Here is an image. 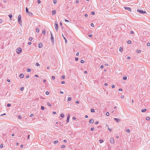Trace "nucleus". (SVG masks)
Masks as SVG:
<instances>
[{
  "label": "nucleus",
  "instance_id": "1",
  "mask_svg": "<svg viewBox=\"0 0 150 150\" xmlns=\"http://www.w3.org/2000/svg\"><path fill=\"white\" fill-rule=\"evenodd\" d=\"M22 51V49L21 48L18 47L16 49V52L18 54L20 53Z\"/></svg>",
  "mask_w": 150,
  "mask_h": 150
},
{
  "label": "nucleus",
  "instance_id": "2",
  "mask_svg": "<svg viewBox=\"0 0 150 150\" xmlns=\"http://www.w3.org/2000/svg\"><path fill=\"white\" fill-rule=\"evenodd\" d=\"M137 11L140 13L142 14H144L146 13V11H143V10H141L139 9H137Z\"/></svg>",
  "mask_w": 150,
  "mask_h": 150
},
{
  "label": "nucleus",
  "instance_id": "3",
  "mask_svg": "<svg viewBox=\"0 0 150 150\" xmlns=\"http://www.w3.org/2000/svg\"><path fill=\"white\" fill-rule=\"evenodd\" d=\"M51 33V40L52 42V44H53V43L54 42V39L53 37L52 34V33L51 32H50Z\"/></svg>",
  "mask_w": 150,
  "mask_h": 150
},
{
  "label": "nucleus",
  "instance_id": "4",
  "mask_svg": "<svg viewBox=\"0 0 150 150\" xmlns=\"http://www.w3.org/2000/svg\"><path fill=\"white\" fill-rule=\"evenodd\" d=\"M55 29L56 31H57L58 27V25L57 23H55Z\"/></svg>",
  "mask_w": 150,
  "mask_h": 150
},
{
  "label": "nucleus",
  "instance_id": "5",
  "mask_svg": "<svg viewBox=\"0 0 150 150\" xmlns=\"http://www.w3.org/2000/svg\"><path fill=\"white\" fill-rule=\"evenodd\" d=\"M110 142L111 144H113L114 143V139L112 138H111L110 139Z\"/></svg>",
  "mask_w": 150,
  "mask_h": 150
},
{
  "label": "nucleus",
  "instance_id": "6",
  "mask_svg": "<svg viewBox=\"0 0 150 150\" xmlns=\"http://www.w3.org/2000/svg\"><path fill=\"white\" fill-rule=\"evenodd\" d=\"M21 21V16L19 15L18 17V21Z\"/></svg>",
  "mask_w": 150,
  "mask_h": 150
},
{
  "label": "nucleus",
  "instance_id": "7",
  "mask_svg": "<svg viewBox=\"0 0 150 150\" xmlns=\"http://www.w3.org/2000/svg\"><path fill=\"white\" fill-rule=\"evenodd\" d=\"M114 120L117 122H118L121 120L120 119L117 118H115Z\"/></svg>",
  "mask_w": 150,
  "mask_h": 150
},
{
  "label": "nucleus",
  "instance_id": "8",
  "mask_svg": "<svg viewBox=\"0 0 150 150\" xmlns=\"http://www.w3.org/2000/svg\"><path fill=\"white\" fill-rule=\"evenodd\" d=\"M125 8L126 10H127L128 11H131V8H130L128 7H124Z\"/></svg>",
  "mask_w": 150,
  "mask_h": 150
},
{
  "label": "nucleus",
  "instance_id": "9",
  "mask_svg": "<svg viewBox=\"0 0 150 150\" xmlns=\"http://www.w3.org/2000/svg\"><path fill=\"white\" fill-rule=\"evenodd\" d=\"M43 46V45L41 43H40L39 44L38 47L39 48H41Z\"/></svg>",
  "mask_w": 150,
  "mask_h": 150
},
{
  "label": "nucleus",
  "instance_id": "10",
  "mask_svg": "<svg viewBox=\"0 0 150 150\" xmlns=\"http://www.w3.org/2000/svg\"><path fill=\"white\" fill-rule=\"evenodd\" d=\"M19 77L21 78H23L24 77V75L23 74H20Z\"/></svg>",
  "mask_w": 150,
  "mask_h": 150
},
{
  "label": "nucleus",
  "instance_id": "11",
  "mask_svg": "<svg viewBox=\"0 0 150 150\" xmlns=\"http://www.w3.org/2000/svg\"><path fill=\"white\" fill-rule=\"evenodd\" d=\"M52 14L53 15L55 14L56 13V11L55 10H53L52 12Z\"/></svg>",
  "mask_w": 150,
  "mask_h": 150
},
{
  "label": "nucleus",
  "instance_id": "12",
  "mask_svg": "<svg viewBox=\"0 0 150 150\" xmlns=\"http://www.w3.org/2000/svg\"><path fill=\"white\" fill-rule=\"evenodd\" d=\"M89 122L90 123H93V119H90L89 120Z\"/></svg>",
  "mask_w": 150,
  "mask_h": 150
},
{
  "label": "nucleus",
  "instance_id": "13",
  "mask_svg": "<svg viewBox=\"0 0 150 150\" xmlns=\"http://www.w3.org/2000/svg\"><path fill=\"white\" fill-rule=\"evenodd\" d=\"M26 12L28 13H29L28 9L27 7H26L25 8Z\"/></svg>",
  "mask_w": 150,
  "mask_h": 150
},
{
  "label": "nucleus",
  "instance_id": "14",
  "mask_svg": "<svg viewBox=\"0 0 150 150\" xmlns=\"http://www.w3.org/2000/svg\"><path fill=\"white\" fill-rule=\"evenodd\" d=\"M146 120L148 121L150 120V117H147L146 118Z\"/></svg>",
  "mask_w": 150,
  "mask_h": 150
},
{
  "label": "nucleus",
  "instance_id": "15",
  "mask_svg": "<svg viewBox=\"0 0 150 150\" xmlns=\"http://www.w3.org/2000/svg\"><path fill=\"white\" fill-rule=\"evenodd\" d=\"M119 51L120 52H122L123 51V48L121 47H120L119 49Z\"/></svg>",
  "mask_w": 150,
  "mask_h": 150
},
{
  "label": "nucleus",
  "instance_id": "16",
  "mask_svg": "<svg viewBox=\"0 0 150 150\" xmlns=\"http://www.w3.org/2000/svg\"><path fill=\"white\" fill-rule=\"evenodd\" d=\"M62 36L64 38V39L65 40V42L66 43L67 42V39L62 34Z\"/></svg>",
  "mask_w": 150,
  "mask_h": 150
},
{
  "label": "nucleus",
  "instance_id": "17",
  "mask_svg": "<svg viewBox=\"0 0 150 150\" xmlns=\"http://www.w3.org/2000/svg\"><path fill=\"white\" fill-rule=\"evenodd\" d=\"M146 109H142L141 110V111L142 112H145V111H146Z\"/></svg>",
  "mask_w": 150,
  "mask_h": 150
},
{
  "label": "nucleus",
  "instance_id": "18",
  "mask_svg": "<svg viewBox=\"0 0 150 150\" xmlns=\"http://www.w3.org/2000/svg\"><path fill=\"white\" fill-rule=\"evenodd\" d=\"M36 30L37 33H39V29L38 28H36Z\"/></svg>",
  "mask_w": 150,
  "mask_h": 150
},
{
  "label": "nucleus",
  "instance_id": "19",
  "mask_svg": "<svg viewBox=\"0 0 150 150\" xmlns=\"http://www.w3.org/2000/svg\"><path fill=\"white\" fill-rule=\"evenodd\" d=\"M27 71L28 72H30L31 71V70L30 68H28L27 69Z\"/></svg>",
  "mask_w": 150,
  "mask_h": 150
},
{
  "label": "nucleus",
  "instance_id": "20",
  "mask_svg": "<svg viewBox=\"0 0 150 150\" xmlns=\"http://www.w3.org/2000/svg\"><path fill=\"white\" fill-rule=\"evenodd\" d=\"M60 116L62 118H63L64 116V114H61L60 115Z\"/></svg>",
  "mask_w": 150,
  "mask_h": 150
},
{
  "label": "nucleus",
  "instance_id": "21",
  "mask_svg": "<svg viewBox=\"0 0 150 150\" xmlns=\"http://www.w3.org/2000/svg\"><path fill=\"white\" fill-rule=\"evenodd\" d=\"M91 112H95L93 108H92L91 109Z\"/></svg>",
  "mask_w": 150,
  "mask_h": 150
},
{
  "label": "nucleus",
  "instance_id": "22",
  "mask_svg": "<svg viewBox=\"0 0 150 150\" xmlns=\"http://www.w3.org/2000/svg\"><path fill=\"white\" fill-rule=\"evenodd\" d=\"M28 13L29 14V15L30 16H31L33 15V13H30L29 12V13Z\"/></svg>",
  "mask_w": 150,
  "mask_h": 150
},
{
  "label": "nucleus",
  "instance_id": "23",
  "mask_svg": "<svg viewBox=\"0 0 150 150\" xmlns=\"http://www.w3.org/2000/svg\"><path fill=\"white\" fill-rule=\"evenodd\" d=\"M71 97H68V98L67 101H70L71 100Z\"/></svg>",
  "mask_w": 150,
  "mask_h": 150
},
{
  "label": "nucleus",
  "instance_id": "24",
  "mask_svg": "<svg viewBox=\"0 0 150 150\" xmlns=\"http://www.w3.org/2000/svg\"><path fill=\"white\" fill-rule=\"evenodd\" d=\"M127 77L126 76H124L123 78V79L124 80H126L127 79Z\"/></svg>",
  "mask_w": 150,
  "mask_h": 150
},
{
  "label": "nucleus",
  "instance_id": "25",
  "mask_svg": "<svg viewBox=\"0 0 150 150\" xmlns=\"http://www.w3.org/2000/svg\"><path fill=\"white\" fill-rule=\"evenodd\" d=\"M41 109L42 110H43L45 109V107L43 106H41Z\"/></svg>",
  "mask_w": 150,
  "mask_h": 150
},
{
  "label": "nucleus",
  "instance_id": "26",
  "mask_svg": "<svg viewBox=\"0 0 150 150\" xmlns=\"http://www.w3.org/2000/svg\"><path fill=\"white\" fill-rule=\"evenodd\" d=\"M137 53H140L141 52V51L140 50H137Z\"/></svg>",
  "mask_w": 150,
  "mask_h": 150
},
{
  "label": "nucleus",
  "instance_id": "27",
  "mask_svg": "<svg viewBox=\"0 0 150 150\" xmlns=\"http://www.w3.org/2000/svg\"><path fill=\"white\" fill-rule=\"evenodd\" d=\"M42 33L44 35L45 34V30H44L42 31Z\"/></svg>",
  "mask_w": 150,
  "mask_h": 150
},
{
  "label": "nucleus",
  "instance_id": "28",
  "mask_svg": "<svg viewBox=\"0 0 150 150\" xmlns=\"http://www.w3.org/2000/svg\"><path fill=\"white\" fill-rule=\"evenodd\" d=\"M45 94L47 95H49V92L48 91H46L45 92Z\"/></svg>",
  "mask_w": 150,
  "mask_h": 150
},
{
  "label": "nucleus",
  "instance_id": "29",
  "mask_svg": "<svg viewBox=\"0 0 150 150\" xmlns=\"http://www.w3.org/2000/svg\"><path fill=\"white\" fill-rule=\"evenodd\" d=\"M99 141H100V143H102L103 142V139H100V140Z\"/></svg>",
  "mask_w": 150,
  "mask_h": 150
},
{
  "label": "nucleus",
  "instance_id": "30",
  "mask_svg": "<svg viewBox=\"0 0 150 150\" xmlns=\"http://www.w3.org/2000/svg\"><path fill=\"white\" fill-rule=\"evenodd\" d=\"M126 132H128L129 133H130V131L129 130V129H127L126 130Z\"/></svg>",
  "mask_w": 150,
  "mask_h": 150
},
{
  "label": "nucleus",
  "instance_id": "31",
  "mask_svg": "<svg viewBox=\"0 0 150 150\" xmlns=\"http://www.w3.org/2000/svg\"><path fill=\"white\" fill-rule=\"evenodd\" d=\"M127 43L129 44H130L131 43V41L130 40H128L127 41Z\"/></svg>",
  "mask_w": 150,
  "mask_h": 150
},
{
  "label": "nucleus",
  "instance_id": "32",
  "mask_svg": "<svg viewBox=\"0 0 150 150\" xmlns=\"http://www.w3.org/2000/svg\"><path fill=\"white\" fill-rule=\"evenodd\" d=\"M106 115L107 116H109V113L108 112H107L106 113Z\"/></svg>",
  "mask_w": 150,
  "mask_h": 150
},
{
  "label": "nucleus",
  "instance_id": "33",
  "mask_svg": "<svg viewBox=\"0 0 150 150\" xmlns=\"http://www.w3.org/2000/svg\"><path fill=\"white\" fill-rule=\"evenodd\" d=\"M24 88L23 87H22L20 88V90L21 91H23L24 90Z\"/></svg>",
  "mask_w": 150,
  "mask_h": 150
},
{
  "label": "nucleus",
  "instance_id": "34",
  "mask_svg": "<svg viewBox=\"0 0 150 150\" xmlns=\"http://www.w3.org/2000/svg\"><path fill=\"white\" fill-rule=\"evenodd\" d=\"M53 2L54 4H55L57 3V0H54L53 1Z\"/></svg>",
  "mask_w": 150,
  "mask_h": 150
},
{
  "label": "nucleus",
  "instance_id": "35",
  "mask_svg": "<svg viewBox=\"0 0 150 150\" xmlns=\"http://www.w3.org/2000/svg\"><path fill=\"white\" fill-rule=\"evenodd\" d=\"M8 16L9 17L11 18V19L12 17V14H9L8 15Z\"/></svg>",
  "mask_w": 150,
  "mask_h": 150
},
{
  "label": "nucleus",
  "instance_id": "36",
  "mask_svg": "<svg viewBox=\"0 0 150 150\" xmlns=\"http://www.w3.org/2000/svg\"><path fill=\"white\" fill-rule=\"evenodd\" d=\"M11 106V105L10 104L8 103V104L7 105V107H9Z\"/></svg>",
  "mask_w": 150,
  "mask_h": 150
},
{
  "label": "nucleus",
  "instance_id": "37",
  "mask_svg": "<svg viewBox=\"0 0 150 150\" xmlns=\"http://www.w3.org/2000/svg\"><path fill=\"white\" fill-rule=\"evenodd\" d=\"M33 40V38L31 37H30L29 38V40L30 41H32Z\"/></svg>",
  "mask_w": 150,
  "mask_h": 150
},
{
  "label": "nucleus",
  "instance_id": "38",
  "mask_svg": "<svg viewBox=\"0 0 150 150\" xmlns=\"http://www.w3.org/2000/svg\"><path fill=\"white\" fill-rule=\"evenodd\" d=\"M58 142V141L57 140L54 141V144H57Z\"/></svg>",
  "mask_w": 150,
  "mask_h": 150
},
{
  "label": "nucleus",
  "instance_id": "39",
  "mask_svg": "<svg viewBox=\"0 0 150 150\" xmlns=\"http://www.w3.org/2000/svg\"><path fill=\"white\" fill-rule=\"evenodd\" d=\"M91 25L92 27H94V24H93V23H91Z\"/></svg>",
  "mask_w": 150,
  "mask_h": 150
},
{
  "label": "nucleus",
  "instance_id": "40",
  "mask_svg": "<svg viewBox=\"0 0 150 150\" xmlns=\"http://www.w3.org/2000/svg\"><path fill=\"white\" fill-rule=\"evenodd\" d=\"M81 63H83L84 62V61L83 60H81Z\"/></svg>",
  "mask_w": 150,
  "mask_h": 150
},
{
  "label": "nucleus",
  "instance_id": "41",
  "mask_svg": "<svg viewBox=\"0 0 150 150\" xmlns=\"http://www.w3.org/2000/svg\"><path fill=\"white\" fill-rule=\"evenodd\" d=\"M91 14L92 15H95V12L94 11H92L91 12Z\"/></svg>",
  "mask_w": 150,
  "mask_h": 150
},
{
  "label": "nucleus",
  "instance_id": "42",
  "mask_svg": "<svg viewBox=\"0 0 150 150\" xmlns=\"http://www.w3.org/2000/svg\"><path fill=\"white\" fill-rule=\"evenodd\" d=\"M4 22V21L2 19L0 20V23H2Z\"/></svg>",
  "mask_w": 150,
  "mask_h": 150
},
{
  "label": "nucleus",
  "instance_id": "43",
  "mask_svg": "<svg viewBox=\"0 0 150 150\" xmlns=\"http://www.w3.org/2000/svg\"><path fill=\"white\" fill-rule=\"evenodd\" d=\"M18 117L19 119H20L21 118V115H18Z\"/></svg>",
  "mask_w": 150,
  "mask_h": 150
},
{
  "label": "nucleus",
  "instance_id": "44",
  "mask_svg": "<svg viewBox=\"0 0 150 150\" xmlns=\"http://www.w3.org/2000/svg\"><path fill=\"white\" fill-rule=\"evenodd\" d=\"M47 105L49 106H51V104L49 103H47Z\"/></svg>",
  "mask_w": 150,
  "mask_h": 150
},
{
  "label": "nucleus",
  "instance_id": "45",
  "mask_svg": "<svg viewBox=\"0 0 150 150\" xmlns=\"http://www.w3.org/2000/svg\"><path fill=\"white\" fill-rule=\"evenodd\" d=\"M18 22L19 23V24H20L21 25H22V21H18Z\"/></svg>",
  "mask_w": 150,
  "mask_h": 150
},
{
  "label": "nucleus",
  "instance_id": "46",
  "mask_svg": "<svg viewBox=\"0 0 150 150\" xmlns=\"http://www.w3.org/2000/svg\"><path fill=\"white\" fill-rule=\"evenodd\" d=\"M65 77L64 76H62V78L63 79H65Z\"/></svg>",
  "mask_w": 150,
  "mask_h": 150
},
{
  "label": "nucleus",
  "instance_id": "47",
  "mask_svg": "<svg viewBox=\"0 0 150 150\" xmlns=\"http://www.w3.org/2000/svg\"><path fill=\"white\" fill-rule=\"evenodd\" d=\"M36 65L37 66H39L40 65L38 63V62H37L36 63Z\"/></svg>",
  "mask_w": 150,
  "mask_h": 150
},
{
  "label": "nucleus",
  "instance_id": "48",
  "mask_svg": "<svg viewBox=\"0 0 150 150\" xmlns=\"http://www.w3.org/2000/svg\"><path fill=\"white\" fill-rule=\"evenodd\" d=\"M70 115L69 114L68 115H67V118H68V119H69V118L70 117Z\"/></svg>",
  "mask_w": 150,
  "mask_h": 150
},
{
  "label": "nucleus",
  "instance_id": "49",
  "mask_svg": "<svg viewBox=\"0 0 150 150\" xmlns=\"http://www.w3.org/2000/svg\"><path fill=\"white\" fill-rule=\"evenodd\" d=\"M3 147V144H1L0 145V147L1 148H2Z\"/></svg>",
  "mask_w": 150,
  "mask_h": 150
},
{
  "label": "nucleus",
  "instance_id": "50",
  "mask_svg": "<svg viewBox=\"0 0 150 150\" xmlns=\"http://www.w3.org/2000/svg\"><path fill=\"white\" fill-rule=\"evenodd\" d=\"M147 46H150V43L149 42L147 43Z\"/></svg>",
  "mask_w": 150,
  "mask_h": 150
},
{
  "label": "nucleus",
  "instance_id": "51",
  "mask_svg": "<svg viewBox=\"0 0 150 150\" xmlns=\"http://www.w3.org/2000/svg\"><path fill=\"white\" fill-rule=\"evenodd\" d=\"M65 147V145H63L62 146V148H64Z\"/></svg>",
  "mask_w": 150,
  "mask_h": 150
},
{
  "label": "nucleus",
  "instance_id": "52",
  "mask_svg": "<svg viewBox=\"0 0 150 150\" xmlns=\"http://www.w3.org/2000/svg\"><path fill=\"white\" fill-rule=\"evenodd\" d=\"M52 79H55V77L54 76H52Z\"/></svg>",
  "mask_w": 150,
  "mask_h": 150
},
{
  "label": "nucleus",
  "instance_id": "53",
  "mask_svg": "<svg viewBox=\"0 0 150 150\" xmlns=\"http://www.w3.org/2000/svg\"><path fill=\"white\" fill-rule=\"evenodd\" d=\"M69 119L67 118V122H69Z\"/></svg>",
  "mask_w": 150,
  "mask_h": 150
},
{
  "label": "nucleus",
  "instance_id": "54",
  "mask_svg": "<svg viewBox=\"0 0 150 150\" xmlns=\"http://www.w3.org/2000/svg\"><path fill=\"white\" fill-rule=\"evenodd\" d=\"M108 129L109 130V131H110V132H111L112 131V129H110L109 127H108Z\"/></svg>",
  "mask_w": 150,
  "mask_h": 150
},
{
  "label": "nucleus",
  "instance_id": "55",
  "mask_svg": "<svg viewBox=\"0 0 150 150\" xmlns=\"http://www.w3.org/2000/svg\"><path fill=\"white\" fill-rule=\"evenodd\" d=\"M41 2L40 1V0H38V4H40Z\"/></svg>",
  "mask_w": 150,
  "mask_h": 150
},
{
  "label": "nucleus",
  "instance_id": "56",
  "mask_svg": "<svg viewBox=\"0 0 150 150\" xmlns=\"http://www.w3.org/2000/svg\"><path fill=\"white\" fill-rule=\"evenodd\" d=\"M75 60H76V61H77L79 59H78V58H77V57H76V58H75Z\"/></svg>",
  "mask_w": 150,
  "mask_h": 150
},
{
  "label": "nucleus",
  "instance_id": "57",
  "mask_svg": "<svg viewBox=\"0 0 150 150\" xmlns=\"http://www.w3.org/2000/svg\"><path fill=\"white\" fill-rule=\"evenodd\" d=\"M130 33L131 34H134V32L133 31H131L130 32Z\"/></svg>",
  "mask_w": 150,
  "mask_h": 150
},
{
  "label": "nucleus",
  "instance_id": "58",
  "mask_svg": "<svg viewBox=\"0 0 150 150\" xmlns=\"http://www.w3.org/2000/svg\"><path fill=\"white\" fill-rule=\"evenodd\" d=\"M94 128H91V130L92 131H93L94 130Z\"/></svg>",
  "mask_w": 150,
  "mask_h": 150
},
{
  "label": "nucleus",
  "instance_id": "59",
  "mask_svg": "<svg viewBox=\"0 0 150 150\" xmlns=\"http://www.w3.org/2000/svg\"><path fill=\"white\" fill-rule=\"evenodd\" d=\"M65 83V81H62V82H61V83L62 84H64Z\"/></svg>",
  "mask_w": 150,
  "mask_h": 150
},
{
  "label": "nucleus",
  "instance_id": "60",
  "mask_svg": "<svg viewBox=\"0 0 150 150\" xmlns=\"http://www.w3.org/2000/svg\"><path fill=\"white\" fill-rule=\"evenodd\" d=\"M79 52H77L76 53V56H78L79 55Z\"/></svg>",
  "mask_w": 150,
  "mask_h": 150
},
{
  "label": "nucleus",
  "instance_id": "61",
  "mask_svg": "<svg viewBox=\"0 0 150 150\" xmlns=\"http://www.w3.org/2000/svg\"><path fill=\"white\" fill-rule=\"evenodd\" d=\"M33 114H31L30 115V117H33Z\"/></svg>",
  "mask_w": 150,
  "mask_h": 150
},
{
  "label": "nucleus",
  "instance_id": "62",
  "mask_svg": "<svg viewBox=\"0 0 150 150\" xmlns=\"http://www.w3.org/2000/svg\"><path fill=\"white\" fill-rule=\"evenodd\" d=\"M104 66L103 65H101L100 67V68L101 69H102L103 68Z\"/></svg>",
  "mask_w": 150,
  "mask_h": 150
},
{
  "label": "nucleus",
  "instance_id": "63",
  "mask_svg": "<svg viewBox=\"0 0 150 150\" xmlns=\"http://www.w3.org/2000/svg\"><path fill=\"white\" fill-rule=\"evenodd\" d=\"M28 44L29 45H30L31 44V42H28Z\"/></svg>",
  "mask_w": 150,
  "mask_h": 150
},
{
  "label": "nucleus",
  "instance_id": "64",
  "mask_svg": "<svg viewBox=\"0 0 150 150\" xmlns=\"http://www.w3.org/2000/svg\"><path fill=\"white\" fill-rule=\"evenodd\" d=\"M112 88H115V86L114 85H112Z\"/></svg>",
  "mask_w": 150,
  "mask_h": 150
}]
</instances>
